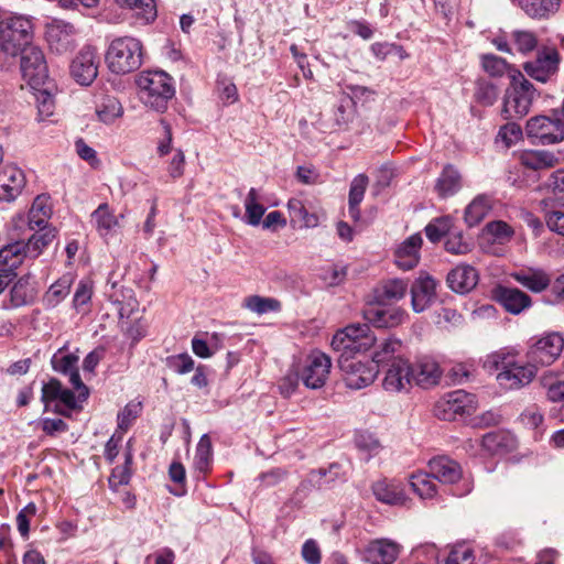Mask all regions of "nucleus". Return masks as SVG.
I'll return each instance as SVG.
<instances>
[{
    "instance_id": "6",
    "label": "nucleus",
    "mask_w": 564,
    "mask_h": 564,
    "mask_svg": "<svg viewBox=\"0 0 564 564\" xmlns=\"http://www.w3.org/2000/svg\"><path fill=\"white\" fill-rule=\"evenodd\" d=\"M377 338L368 324H350L336 332L332 339V347L341 351L340 356L356 352H366L375 346Z\"/></svg>"
},
{
    "instance_id": "36",
    "label": "nucleus",
    "mask_w": 564,
    "mask_h": 564,
    "mask_svg": "<svg viewBox=\"0 0 564 564\" xmlns=\"http://www.w3.org/2000/svg\"><path fill=\"white\" fill-rule=\"evenodd\" d=\"M52 215L50 197L46 195L37 196L29 212L28 225L30 229H44Z\"/></svg>"
},
{
    "instance_id": "12",
    "label": "nucleus",
    "mask_w": 564,
    "mask_h": 564,
    "mask_svg": "<svg viewBox=\"0 0 564 564\" xmlns=\"http://www.w3.org/2000/svg\"><path fill=\"white\" fill-rule=\"evenodd\" d=\"M330 367V358L319 350H314L306 358L301 380L308 389H319L326 383Z\"/></svg>"
},
{
    "instance_id": "56",
    "label": "nucleus",
    "mask_w": 564,
    "mask_h": 564,
    "mask_svg": "<svg viewBox=\"0 0 564 564\" xmlns=\"http://www.w3.org/2000/svg\"><path fill=\"white\" fill-rule=\"evenodd\" d=\"M522 138V129L514 122H509L500 128L498 133V141L505 143L506 148L516 144Z\"/></svg>"
},
{
    "instance_id": "47",
    "label": "nucleus",
    "mask_w": 564,
    "mask_h": 564,
    "mask_svg": "<svg viewBox=\"0 0 564 564\" xmlns=\"http://www.w3.org/2000/svg\"><path fill=\"white\" fill-rule=\"evenodd\" d=\"M213 458L212 441L207 434H204L196 447L194 465L200 473H206Z\"/></svg>"
},
{
    "instance_id": "13",
    "label": "nucleus",
    "mask_w": 564,
    "mask_h": 564,
    "mask_svg": "<svg viewBox=\"0 0 564 564\" xmlns=\"http://www.w3.org/2000/svg\"><path fill=\"white\" fill-rule=\"evenodd\" d=\"M438 282L429 273L420 272L410 288L411 306L415 313L430 308L437 300Z\"/></svg>"
},
{
    "instance_id": "23",
    "label": "nucleus",
    "mask_w": 564,
    "mask_h": 564,
    "mask_svg": "<svg viewBox=\"0 0 564 564\" xmlns=\"http://www.w3.org/2000/svg\"><path fill=\"white\" fill-rule=\"evenodd\" d=\"M364 317L376 327L388 328L402 324L406 312L400 307L370 305L364 311Z\"/></svg>"
},
{
    "instance_id": "14",
    "label": "nucleus",
    "mask_w": 564,
    "mask_h": 564,
    "mask_svg": "<svg viewBox=\"0 0 564 564\" xmlns=\"http://www.w3.org/2000/svg\"><path fill=\"white\" fill-rule=\"evenodd\" d=\"M78 356L67 350L66 345L59 348L52 357L51 364L55 371L68 375L69 382L76 391H79L80 399H87L88 389L83 383L78 368Z\"/></svg>"
},
{
    "instance_id": "45",
    "label": "nucleus",
    "mask_w": 564,
    "mask_h": 564,
    "mask_svg": "<svg viewBox=\"0 0 564 564\" xmlns=\"http://www.w3.org/2000/svg\"><path fill=\"white\" fill-rule=\"evenodd\" d=\"M123 112L122 106L115 97H105L96 109L97 117L104 123H112Z\"/></svg>"
},
{
    "instance_id": "26",
    "label": "nucleus",
    "mask_w": 564,
    "mask_h": 564,
    "mask_svg": "<svg viewBox=\"0 0 564 564\" xmlns=\"http://www.w3.org/2000/svg\"><path fill=\"white\" fill-rule=\"evenodd\" d=\"M422 237L419 234L406 238L394 251V262L402 270L415 268L420 260Z\"/></svg>"
},
{
    "instance_id": "1",
    "label": "nucleus",
    "mask_w": 564,
    "mask_h": 564,
    "mask_svg": "<svg viewBox=\"0 0 564 564\" xmlns=\"http://www.w3.org/2000/svg\"><path fill=\"white\" fill-rule=\"evenodd\" d=\"M518 351L500 349L488 355L484 367L489 371H498V383L508 390H517L528 386L536 375V366L527 359V364L519 362Z\"/></svg>"
},
{
    "instance_id": "40",
    "label": "nucleus",
    "mask_w": 564,
    "mask_h": 564,
    "mask_svg": "<svg viewBox=\"0 0 564 564\" xmlns=\"http://www.w3.org/2000/svg\"><path fill=\"white\" fill-rule=\"evenodd\" d=\"M245 221L251 226H258L265 213L263 197L257 188H250L245 198Z\"/></svg>"
},
{
    "instance_id": "11",
    "label": "nucleus",
    "mask_w": 564,
    "mask_h": 564,
    "mask_svg": "<svg viewBox=\"0 0 564 564\" xmlns=\"http://www.w3.org/2000/svg\"><path fill=\"white\" fill-rule=\"evenodd\" d=\"M23 78L33 88L44 85L48 78L44 54L39 46L31 45L20 52Z\"/></svg>"
},
{
    "instance_id": "3",
    "label": "nucleus",
    "mask_w": 564,
    "mask_h": 564,
    "mask_svg": "<svg viewBox=\"0 0 564 564\" xmlns=\"http://www.w3.org/2000/svg\"><path fill=\"white\" fill-rule=\"evenodd\" d=\"M137 85L143 104L158 112L165 111L169 100L175 95L172 78L162 70L142 72Z\"/></svg>"
},
{
    "instance_id": "50",
    "label": "nucleus",
    "mask_w": 564,
    "mask_h": 564,
    "mask_svg": "<svg viewBox=\"0 0 564 564\" xmlns=\"http://www.w3.org/2000/svg\"><path fill=\"white\" fill-rule=\"evenodd\" d=\"M453 220L449 216L433 219L425 227V235L432 242L440 241L452 228Z\"/></svg>"
},
{
    "instance_id": "27",
    "label": "nucleus",
    "mask_w": 564,
    "mask_h": 564,
    "mask_svg": "<svg viewBox=\"0 0 564 564\" xmlns=\"http://www.w3.org/2000/svg\"><path fill=\"white\" fill-rule=\"evenodd\" d=\"M511 278L533 293H541L551 285V276L540 268H527L511 273Z\"/></svg>"
},
{
    "instance_id": "48",
    "label": "nucleus",
    "mask_w": 564,
    "mask_h": 564,
    "mask_svg": "<svg viewBox=\"0 0 564 564\" xmlns=\"http://www.w3.org/2000/svg\"><path fill=\"white\" fill-rule=\"evenodd\" d=\"M55 238L53 229H40V231L33 234L25 242L29 250L30 258H36L40 256L42 250L48 246Z\"/></svg>"
},
{
    "instance_id": "51",
    "label": "nucleus",
    "mask_w": 564,
    "mask_h": 564,
    "mask_svg": "<svg viewBox=\"0 0 564 564\" xmlns=\"http://www.w3.org/2000/svg\"><path fill=\"white\" fill-rule=\"evenodd\" d=\"M245 306L257 314H264L280 308V303L274 299L249 296L245 300Z\"/></svg>"
},
{
    "instance_id": "34",
    "label": "nucleus",
    "mask_w": 564,
    "mask_h": 564,
    "mask_svg": "<svg viewBox=\"0 0 564 564\" xmlns=\"http://www.w3.org/2000/svg\"><path fill=\"white\" fill-rule=\"evenodd\" d=\"M462 187V176L453 165H446L435 183V192L441 198L455 195Z\"/></svg>"
},
{
    "instance_id": "52",
    "label": "nucleus",
    "mask_w": 564,
    "mask_h": 564,
    "mask_svg": "<svg viewBox=\"0 0 564 564\" xmlns=\"http://www.w3.org/2000/svg\"><path fill=\"white\" fill-rule=\"evenodd\" d=\"M444 564H475L474 551L467 544H457L452 547Z\"/></svg>"
},
{
    "instance_id": "17",
    "label": "nucleus",
    "mask_w": 564,
    "mask_h": 564,
    "mask_svg": "<svg viewBox=\"0 0 564 564\" xmlns=\"http://www.w3.org/2000/svg\"><path fill=\"white\" fill-rule=\"evenodd\" d=\"M75 29L70 23L62 20H54L46 25V41L52 52L65 54L74 50Z\"/></svg>"
},
{
    "instance_id": "43",
    "label": "nucleus",
    "mask_w": 564,
    "mask_h": 564,
    "mask_svg": "<svg viewBox=\"0 0 564 564\" xmlns=\"http://www.w3.org/2000/svg\"><path fill=\"white\" fill-rule=\"evenodd\" d=\"M72 279L64 275L53 283L44 295V303L47 307L57 306L70 291Z\"/></svg>"
},
{
    "instance_id": "53",
    "label": "nucleus",
    "mask_w": 564,
    "mask_h": 564,
    "mask_svg": "<svg viewBox=\"0 0 564 564\" xmlns=\"http://www.w3.org/2000/svg\"><path fill=\"white\" fill-rule=\"evenodd\" d=\"M511 37L517 50L523 54L532 52L538 45L536 36L530 31H513Z\"/></svg>"
},
{
    "instance_id": "28",
    "label": "nucleus",
    "mask_w": 564,
    "mask_h": 564,
    "mask_svg": "<svg viewBox=\"0 0 564 564\" xmlns=\"http://www.w3.org/2000/svg\"><path fill=\"white\" fill-rule=\"evenodd\" d=\"M477 283L478 273L468 264L457 265L447 274V284L456 293H468Z\"/></svg>"
},
{
    "instance_id": "32",
    "label": "nucleus",
    "mask_w": 564,
    "mask_h": 564,
    "mask_svg": "<svg viewBox=\"0 0 564 564\" xmlns=\"http://www.w3.org/2000/svg\"><path fill=\"white\" fill-rule=\"evenodd\" d=\"M121 9L133 12L135 20L147 25L152 23L158 17V9L154 0H113Z\"/></svg>"
},
{
    "instance_id": "49",
    "label": "nucleus",
    "mask_w": 564,
    "mask_h": 564,
    "mask_svg": "<svg viewBox=\"0 0 564 564\" xmlns=\"http://www.w3.org/2000/svg\"><path fill=\"white\" fill-rule=\"evenodd\" d=\"M475 99L484 106H491L498 98V88L491 82L480 78L476 82Z\"/></svg>"
},
{
    "instance_id": "25",
    "label": "nucleus",
    "mask_w": 564,
    "mask_h": 564,
    "mask_svg": "<svg viewBox=\"0 0 564 564\" xmlns=\"http://www.w3.org/2000/svg\"><path fill=\"white\" fill-rule=\"evenodd\" d=\"M85 400L80 399L79 394L75 395L72 390L64 388L57 379H51L42 388V401L44 403L59 401L68 410H75Z\"/></svg>"
},
{
    "instance_id": "61",
    "label": "nucleus",
    "mask_w": 564,
    "mask_h": 564,
    "mask_svg": "<svg viewBox=\"0 0 564 564\" xmlns=\"http://www.w3.org/2000/svg\"><path fill=\"white\" fill-rule=\"evenodd\" d=\"M93 295V285L91 282L88 280H82L79 281L74 297H73V304L76 310H80L84 305H86Z\"/></svg>"
},
{
    "instance_id": "30",
    "label": "nucleus",
    "mask_w": 564,
    "mask_h": 564,
    "mask_svg": "<svg viewBox=\"0 0 564 564\" xmlns=\"http://www.w3.org/2000/svg\"><path fill=\"white\" fill-rule=\"evenodd\" d=\"M481 446L489 455H503L517 447V440L509 432L496 431L484 435Z\"/></svg>"
},
{
    "instance_id": "46",
    "label": "nucleus",
    "mask_w": 564,
    "mask_h": 564,
    "mask_svg": "<svg viewBox=\"0 0 564 564\" xmlns=\"http://www.w3.org/2000/svg\"><path fill=\"white\" fill-rule=\"evenodd\" d=\"M410 485L413 491L422 499L433 498L436 494V485L430 471L412 475Z\"/></svg>"
},
{
    "instance_id": "7",
    "label": "nucleus",
    "mask_w": 564,
    "mask_h": 564,
    "mask_svg": "<svg viewBox=\"0 0 564 564\" xmlns=\"http://www.w3.org/2000/svg\"><path fill=\"white\" fill-rule=\"evenodd\" d=\"M477 409L476 397L464 390H455L441 397L434 404V414L443 421L470 415Z\"/></svg>"
},
{
    "instance_id": "2",
    "label": "nucleus",
    "mask_w": 564,
    "mask_h": 564,
    "mask_svg": "<svg viewBox=\"0 0 564 564\" xmlns=\"http://www.w3.org/2000/svg\"><path fill=\"white\" fill-rule=\"evenodd\" d=\"M34 23L28 15L13 14L0 18V53L17 57L33 44Z\"/></svg>"
},
{
    "instance_id": "29",
    "label": "nucleus",
    "mask_w": 564,
    "mask_h": 564,
    "mask_svg": "<svg viewBox=\"0 0 564 564\" xmlns=\"http://www.w3.org/2000/svg\"><path fill=\"white\" fill-rule=\"evenodd\" d=\"M372 492L377 500L391 505L401 506L405 503L406 497L400 482L382 479L372 485Z\"/></svg>"
},
{
    "instance_id": "55",
    "label": "nucleus",
    "mask_w": 564,
    "mask_h": 564,
    "mask_svg": "<svg viewBox=\"0 0 564 564\" xmlns=\"http://www.w3.org/2000/svg\"><path fill=\"white\" fill-rule=\"evenodd\" d=\"M339 466L333 464L328 469H318L311 473V481L316 484L319 488L328 487L338 477Z\"/></svg>"
},
{
    "instance_id": "15",
    "label": "nucleus",
    "mask_w": 564,
    "mask_h": 564,
    "mask_svg": "<svg viewBox=\"0 0 564 564\" xmlns=\"http://www.w3.org/2000/svg\"><path fill=\"white\" fill-rule=\"evenodd\" d=\"M560 54L555 48L545 47L538 52L535 59L524 63L525 73L533 79L546 83L557 73Z\"/></svg>"
},
{
    "instance_id": "8",
    "label": "nucleus",
    "mask_w": 564,
    "mask_h": 564,
    "mask_svg": "<svg viewBox=\"0 0 564 564\" xmlns=\"http://www.w3.org/2000/svg\"><path fill=\"white\" fill-rule=\"evenodd\" d=\"M564 349V338L557 332L545 333L532 338L527 351V359L538 366L554 364Z\"/></svg>"
},
{
    "instance_id": "58",
    "label": "nucleus",
    "mask_w": 564,
    "mask_h": 564,
    "mask_svg": "<svg viewBox=\"0 0 564 564\" xmlns=\"http://www.w3.org/2000/svg\"><path fill=\"white\" fill-rule=\"evenodd\" d=\"M37 508L35 503H28L17 516L18 531L23 538L29 536L30 520L36 514Z\"/></svg>"
},
{
    "instance_id": "21",
    "label": "nucleus",
    "mask_w": 564,
    "mask_h": 564,
    "mask_svg": "<svg viewBox=\"0 0 564 564\" xmlns=\"http://www.w3.org/2000/svg\"><path fill=\"white\" fill-rule=\"evenodd\" d=\"M496 301L510 314L519 315L532 306L531 297L517 288L499 285L494 291Z\"/></svg>"
},
{
    "instance_id": "63",
    "label": "nucleus",
    "mask_w": 564,
    "mask_h": 564,
    "mask_svg": "<svg viewBox=\"0 0 564 564\" xmlns=\"http://www.w3.org/2000/svg\"><path fill=\"white\" fill-rule=\"evenodd\" d=\"M545 223L547 228L564 237V210L563 209H556L551 210L545 214Z\"/></svg>"
},
{
    "instance_id": "19",
    "label": "nucleus",
    "mask_w": 564,
    "mask_h": 564,
    "mask_svg": "<svg viewBox=\"0 0 564 564\" xmlns=\"http://www.w3.org/2000/svg\"><path fill=\"white\" fill-rule=\"evenodd\" d=\"M411 383L410 362L404 358L393 359L383 378V389L388 392L398 393L408 391Z\"/></svg>"
},
{
    "instance_id": "38",
    "label": "nucleus",
    "mask_w": 564,
    "mask_h": 564,
    "mask_svg": "<svg viewBox=\"0 0 564 564\" xmlns=\"http://www.w3.org/2000/svg\"><path fill=\"white\" fill-rule=\"evenodd\" d=\"M561 0H520L519 7L533 19H544L554 14Z\"/></svg>"
},
{
    "instance_id": "5",
    "label": "nucleus",
    "mask_w": 564,
    "mask_h": 564,
    "mask_svg": "<svg viewBox=\"0 0 564 564\" xmlns=\"http://www.w3.org/2000/svg\"><path fill=\"white\" fill-rule=\"evenodd\" d=\"M535 89L533 85L517 72L511 75V86L507 89L502 113L506 119L524 117L532 105Z\"/></svg>"
},
{
    "instance_id": "37",
    "label": "nucleus",
    "mask_w": 564,
    "mask_h": 564,
    "mask_svg": "<svg viewBox=\"0 0 564 564\" xmlns=\"http://www.w3.org/2000/svg\"><path fill=\"white\" fill-rule=\"evenodd\" d=\"M375 351L372 354L371 362L377 367L379 364H391L395 358H402L400 356V351L402 348V343L397 338H386L379 344H375Z\"/></svg>"
},
{
    "instance_id": "41",
    "label": "nucleus",
    "mask_w": 564,
    "mask_h": 564,
    "mask_svg": "<svg viewBox=\"0 0 564 564\" xmlns=\"http://www.w3.org/2000/svg\"><path fill=\"white\" fill-rule=\"evenodd\" d=\"M491 209V200L487 195L476 196L465 208V221L468 227L480 224Z\"/></svg>"
},
{
    "instance_id": "10",
    "label": "nucleus",
    "mask_w": 564,
    "mask_h": 564,
    "mask_svg": "<svg viewBox=\"0 0 564 564\" xmlns=\"http://www.w3.org/2000/svg\"><path fill=\"white\" fill-rule=\"evenodd\" d=\"M527 133L531 138L539 139L542 144H554L564 140V123L558 110H554L551 117L536 116L527 122Z\"/></svg>"
},
{
    "instance_id": "31",
    "label": "nucleus",
    "mask_w": 564,
    "mask_h": 564,
    "mask_svg": "<svg viewBox=\"0 0 564 564\" xmlns=\"http://www.w3.org/2000/svg\"><path fill=\"white\" fill-rule=\"evenodd\" d=\"M29 257V250L24 240H17L0 249V272L10 273L15 270Z\"/></svg>"
},
{
    "instance_id": "59",
    "label": "nucleus",
    "mask_w": 564,
    "mask_h": 564,
    "mask_svg": "<svg viewBox=\"0 0 564 564\" xmlns=\"http://www.w3.org/2000/svg\"><path fill=\"white\" fill-rule=\"evenodd\" d=\"M367 185L368 177L365 174L357 175L350 184L348 203L360 204L364 199Z\"/></svg>"
},
{
    "instance_id": "62",
    "label": "nucleus",
    "mask_w": 564,
    "mask_h": 564,
    "mask_svg": "<svg viewBox=\"0 0 564 564\" xmlns=\"http://www.w3.org/2000/svg\"><path fill=\"white\" fill-rule=\"evenodd\" d=\"M445 249L453 254H466L471 250V245L464 240L462 234L449 235L445 241Z\"/></svg>"
},
{
    "instance_id": "57",
    "label": "nucleus",
    "mask_w": 564,
    "mask_h": 564,
    "mask_svg": "<svg viewBox=\"0 0 564 564\" xmlns=\"http://www.w3.org/2000/svg\"><path fill=\"white\" fill-rule=\"evenodd\" d=\"M35 89L37 90L35 96L39 115L42 118L52 116L55 107L54 97L47 89H40V87H36Z\"/></svg>"
},
{
    "instance_id": "20",
    "label": "nucleus",
    "mask_w": 564,
    "mask_h": 564,
    "mask_svg": "<svg viewBox=\"0 0 564 564\" xmlns=\"http://www.w3.org/2000/svg\"><path fill=\"white\" fill-rule=\"evenodd\" d=\"M402 546L390 539L370 541L364 551V558L370 564H393Z\"/></svg>"
},
{
    "instance_id": "24",
    "label": "nucleus",
    "mask_w": 564,
    "mask_h": 564,
    "mask_svg": "<svg viewBox=\"0 0 564 564\" xmlns=\"http://www.w3.org/2000/svg\"><path fill=\"white\" fill-rule=\"evenodd\" d=\"M442 371L438 364L430 358H419L411 365V380L422 388H431L440 382Z\"/></svg>"
},
{
    "instance_id": "4",
    "label": "nucleus",
    "mask_w": 564,
    "mask_h": 564,
    "mask_svg": "<svg viewBox=\"0 0 564 564\" xmlns=\"http://www.w3.org/2000/svg\"><path fill=\"white\" fill-rule=\"evenodd\" d=\"M142 44L131 36L115 39L106 53V63L111 73L128 74L142 64Z\"/></svg>"
},
{
    "instance_id": "39",
    "label": "nucleus",
    "mask_w": 564,
    "mask_h": 564,
    "mask_svg": "<svg viewBox=\"0 0 564 564\" xmlns=\"http://www.w3.org/2000/svg\"><path fill=\"white\" fill-rule=\"evenodd\" d=\"M90 221L101 237L108 236L119 225L107 203L100 204L91 213Z\"/></svg>"
},
{
    "instance_id": "22",
    "label": "nucleus",
    "mask_w": 564,
    "mask_h": 564,
    "mask_svg": "<svg viewBox=\"0 0 564 564\" xmlns=\"http://www.w3.org/2000/svg\"><path fill=\"white\" fill-rule=\"evenodd\" d=\"M427 467L432 478L445 485L457 484L463 477L460 465L448 456L433 457Z\"/></svg>"
},
{
    "instance_id": "33",
    "label": "nucleus",
    "mask_w": 564,
    "mask_h": 564,
    "mask_svg": "<svg viewBox=\"0 0 564 564\" xmlns=\"http://www.w3.org/2000/svg\"><path fill=\"white\" fill-rule=\"evenodd\" d=\"M37 295V288L34 278L25 275L19 279L11 289L10 300L14 307L32 304Z\"/></svg>"
},
{
    "instance_id": "64",
    "label": "nucleus",
    "mask_w": 564,
    "mask_h": 564,
    "mask_svg": "<svg viewBox=\"0 0 564 564\" xmlns=\"http://www.w3.org/2000/svg\"><path fill=\"white\" fill-rule=\"evenodd\" d=\"M542 383L546 388V395L550 401L564 403V380L549 382V379L544 377Z\"/></svg>"
},
{
    "instance_id": "9",
    "label": "nucleus",
    "mask_w": 564,
    "mask_h": 564,
    "mask_svg": "<svg viewBox=\"0 0 564 564\" xmlns=\"http://www.w3.org/2000/svg\"><path fill=\"white\" fill-rule=\"evenodd\" d=\"M338 364L344 373L346 387L354 390L370 386L379 372L378 367L370 360L361 361L349 356H340Z\"/></svg>"
},
{
    "instance_id": "44",
    "label": "nucleus",
    "mask_w": 564,
    "mask_h": 564,
    "mask_svg": "<svg viewBox=\"0 0 564 564\" xmlns=\"http://www.w3.org/2000/svg\"><path fill=\"white\" fill-rule=\"evenodd\" d=\"M481 65L484 70L492 77H501L505 74H516L518 70L511 67L503 58L494 55L485 54L481 56Z\"/></svg>"
},
{
    "instance_id": "35",
    "label": "nucleus",
    "mask_w": 564,
    "mask_h": 564,
    "mask_svg": "<svg viewBox=\"0 0 564 564\" xmlns=\"http://www.w3.org/2000/svg\"><path fill=\"white\" fill-rule=\"evenodd\" d=\"M520 162L528 169L539 171L554 167L557 164L558 159L550 151L530 150L521 153Z\"/></svg>"
},
{
    "instance_id": "54",
    "label": "nucleus",
    "mask_w": 564,
    "mask_h": 564,
    "mask_svg": "<svg viewBox=\"0 0 564 564\" xmlns=\"http://www.w3.org/2000/svg\"><path fill=\"white\" fill-rule=\"evenodd\" d=\"M170 369L178 375H185L194 370L195 361L188 354H178L166 359Z\"/></svg>"
},
{
    "instance_id": "18",
    "label": "nucleus",
    "mask_w": 564,
    "mask_h": 564,
    "mask_svg": "<svg viewBox=\"0 0 564 564\" xmlns=\"http://www.w3.org/2000/svg\"><path fill=\"white\" fill-rule=\"evenodd\" d=\"M24 172L15 164L0 167V200L11 203L18 198L25 186Z\"/></svg>"
},
{
    "instance_id": "42",
    "label": "nucleus",
    "mask_w": 564,
    "mask_h": 564,
    "mask_svg": "<svg viewBox=\"0 0 564 564\" xmlns=\"http://www.w3.org/2000/svg\"><path fill=\"white\" fill-rule=\"evenodd\" d=\"M408 292V283L403 279L393 278L382 282L378 289V300L380 301H399L404 297Z\"/></svg>"
},
{
    "instance_id": "60",
    "label": "nucleus",
    "mask_w": 564,
    "mask_h": 564,
    "mask_svg": "<svg viewBox=\"0 0 564 564\" xmlns=\"http://www.w3.org/2000/svg\"><path fill=\"white\" fill-rule=\"evenodd\" d=\"M355 443L358 449L368 454L366 459L378 454L380 449V443L369 433H359L355 438Z\"/></svg>"
},
{
    "instance_id": "16",
    "label": "nucleus",
    "mask_w": 564,
    "mask_h": 564,
    "mask_svg": "<svg viewBox=\"0 0 564 564\" xmlns=\"http://www.w3.org/2000/svg\"><path fill=\"white\" fill-rule=\"evenodd\" d=\"M99 58L91 46L79 51L70 65V74L74 79L83 86L90 85L98 75Z\"/></svg>"
}]
</instances>
